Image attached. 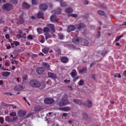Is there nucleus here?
Here are the masks:
<instances>
[{"mask_svg": "<svg viewBox=\"0 0 126 126\" xmlns=\"http://www.w3.org/2000/svg\"><path fill=\"white\" fill-rule=\"evenodd\" d=\"M108 51L107 50H104L101 52V56H102V57H105Z\"/></svg>", "mask_w": 126, "mask_h": 126, "instance_id": "obj_35", "label": "nucleus"}, {"mask_svg": "<svg viewBox=\"0 0 126 126\" xmlns=\"http://www.w3.org/2000/svg\"><path fill=\"white\" fill-rule=\"evenodd\" d=\"M60 4L61 6H63V7H65V6H67V4L66 3V2L63 0L60 2Z\"/></svg>", "mask_w": 126, "mask_h": 126, "instance_id": "obj_26", "label": "nucleus"}, {"mask_svg": "<svg viewBox=\"0 0 126 126\" xmlns=\"http://www.w3.org/2000/svg\"><path fill=\"white\" fill-rule=\"evenodd\" d=\"M10 116L11 117H16V112H12L10 114Z\"/></svg>", "mask_w": 126, "mask_h": 126, "instance_id": "obj_44", "label": "nucleus"}, {"mask_svg": "<svg viewBox=\"0 0 126 126\" xmlns=\"http://www.w3.org/2000/svg\"><path fill=\"white\" fill-rule=\"evenodd\" d=\"M28 78V77L27 76V75H24L22 77L23 82H24V81L27 80Z\"/></svg>", "mask_w": 126, "mask_h": 126, "instance_id": "obj_39", "label": "nucleus"}, {"mask_svg": "<svg viewBox=\"0 0 126 126\" xmlns=\"http://www.w3.org/2000/svg\"><path fill=\"white\" fill-rule=\"evenodd\" d=\"M73 43L74 44H79L82 42V38L81 37L76 36L72 39Z\"/></svg>", "mask_w": 126, "mask_h": 126, "instance_id": "obj_4", "label": "nucleus"}, {"mask_svg": "<svg viewBox=\"0 0 126 126\" xmlns=\"http://www.w3.org/2000/svg\"><path fill=\"white\" fill-rule=\"evenodd\" d=\"M62 100L63 101V102L64 103V105H67V104H68V101L67 100V99H63Z\"/></svg>", "mask_w": 126, "mask_h": 126, "instance_id": "obj_41", "label": "nucleus"}, {"mask_svg": "<svg viewBox=\"0 0 126 126\" xmlns=\"http://www.w3.org/2000/svg\"><path fill=\"white\" fill-rule=\"evenodd\" d=\"M58 106H59V107H63V106H65L63 99L61 101H60V102L58 104Z\"/></svg>", "mask_w": 126, "mask_h": 126, "instance_id": "obj_33", "label": "nucleus"}, {"mask_svg": "<svg viewBox=\"0 0 126 126\" xmlns=\"http://www.w3.org/2000/svg\"><path fill=\"white\" fill-rule=\"evenodd\" d=\"M79 85H80V86H81V85H84V81H83V80H81L79 82Z\"/></svg>", "mask_w": 126, "mask_h": 126, "instance_id": "obj_42", "label": "nucleus"}, {"mask_svg": "<svg viewBox=\"0 0 126 126\" xmlns=\"http://www.w3.org/2000/svg\"><path fill=\"white\" fill-rule=\"evenodd\" d=\"M18 120V118L17 117L10 118L8 116L5 117L6 122H8V123H13V122H15V121H17Z\"/></svg>", "mask_w": 126, "mask_h": 126, "instance_id": "obj_2", "label": "nucleus"}, {"mask_svg": "<svg viewBox=\"0 0 126 126\" xmlns=\"http://www.w3.org/2000/svg\"><path fill=\"white\" fill-rule=\"evenodd\" d=\"M50 31V29L48 28L47 27L44 28L43 29V32L45 33H48Z\"/></svg>", "mask_w": 126, "mask_h": 126, "instance_id": "obj_36", "label": "nucleus"}, {"mask_svg": "<svg viewBox=\"0 0 126 126\" xmlns=\"http://www.w3.org/2000/svg\"><path fill=\"white\" fill-rule=\"evenodd\" d=\"M30 85L32 87H35V88H39L40 87L41 89H44L46 87V85L39 82L38 80H32L30 82Z\"/></svg>", "mask_w": 126, "mask_h": 126, "instance_id": "obj_1", "label": "nucleus"}, {"mask_svg": "<svg viewBox=\"0 0 126 126\" xmlns=\"http://www.w3.org/2000/svg\"><path fill=\"white\" fill-rule=\"evenodd\" d=\"M11 1L12 3H14V4H16V3H17V0H11Z\"/></svg>", "mask_w": 126, "mask_h": 126, "instance_id": "obj_50", "label": "nucleus"}, {"mask_svg": "<svg viewBox=\"0 0 126 126\" xmlns=\"http://www.w3.org/2000/svg\"><path fill=\"white\" fill-rule=\"evenodd\" d=\"M76 27L77 29H78V30H80L81 29H82V28H84L85 27V24L84 23H79L76 24Z\"/></svg>", "mask_w": 126, "mask_h": 126, "instance_id": "obj_8", "label": "nucleus"}, {"mask_svg": "<svg viewBox=\"0 0 126 126\" xmlns=\"http://www.w3.org/2000/svg\"><path fill=\"white\" fill-rule=\"evenodd\" d=\"M27 39L29 41L33 40V36H32V35H29L28 36Z\"/></svg>", "mask_w": 126, "mask_h": 126, "instance_id": "obj_43", "label": "nucleus"}, {"mask_svg": "<svg viewBox=\"0 0 126 126\" xmlns=\"http://www.w3.org/2000/svg\"><path fill=\"white\" fill-rule=\"evenodd\" d=\"M21 36H22V38H24V39H25V38H26V33H23Z\"/></svg>", "mask_w": 126, "mask_h": 126, "instance_id": "obj_53", "label": "nucleus"}, {"mask_svg": "<svg viewBox=\"0 0 126 126\" xmlns=\"http://www.w3.org/2000/svg\"><path fill=\"white\" fill-rule=\"evenodd\" d=\"M2 76H5V77H7V76H9L10 75V72H4L2 73Z\"/></svg>", "mask_w": 126, "mask_h": 126, "instance_id": "obj_25", "label": "nucleus"}, {"mask_svg": "<svg viewBox=\"0 0 126 126\" xmlns=\"http://www.w3.org/2000/svg\"><path fill=\"white\" fill-rule=\"evenodd\" d=\"M44 102L45 104L50 105L55 102V100L53 98H45L44 99Z\"/></svg>", "mask_w": 126, "mask_h": 126, "instance_id": "obj_5", "label": "nucleus"}, {"mask_svg": "<svg viewBox=\"0 0 126 126\" xmlns=\"http://www.w3.org/2000/svg\"><path fill=\"white\" fill-rule=\"evenodd\" d=\"M63 117H67V113H63Z\"/></svg>", "mask_w": 126, "mask_h": 126, "instance_id": "obj_61", "label": "nucleus"}, {"mask_svg": "<svg viewBox=\"0 0 126 126\" xmlns=\"http://www.w3.org/2000/svg\"><path fill=\"white\" fill-rule=\"evenodd\" d=\"M76 28V26L70 25L67 28V32H71V31H74Z\"/></svg>", "mask_w": 126, "mask_h": 126, "instance_id": "obj_7", "label": "nucleus"}, {"mask_svg": "<svg viewBox=\"0 0 126 126\" xmlns=\"http://www.w3.org/2000/svg\"><path fill=\"white\" fill-rule=\"evenodd\" d=\"M48 26L49 27L50 29L52 31V32L55 33V27L53 24H49Z\"/></svg>", "mask_w": 126, "mask_h": 126, "instance_id": "obj_23", "label": "nucleus"}, {"mask_svg": "<svg viewBox=\"0 0 126 126\" xmlns=\"http://www.w3.org/2000/svg\"><path fill=\"white\" fill-rule=\"evenodd\" d=\"M126 26V22H125L123 23V24H122L121 26Z\"/></svg>", "mask_w": 126, "mask_h": 126, "instance_id": "obj_62", "label": "nucleus"}, {"mask_svg": "<svg viewBox=\"0 0 126 126\" xmlns=\"http://www.w3.org/2000/svg\"><path fill=\"white\" fill-rule=\"evenodd\" d=\"M5 66H10V64H9V63L6 62L5 63Z\"/></svg>", "mask_w": 126, "mask_h": 126, "instance_id": "obj_52", "label": "nucleus"}, {"mask_svg": "<svg viewBox=\"0 0 126 126\" xmlns=\"http://www.w3.org/2000/svg\"><path fill=\"white\" fill-rule=\"evenodd\" d=\"M124 36L123 35H120L116 38L115 40L114 41V43H117V42H119L120 40L121 39V38H123Z\"/></svg>", "mask_w": 126, "mask_h": 126, "instance_id": "obj_28", "label": "nucleus"}, {"mask_svg": "<svg viewBox=\"0 0 126 126\" xmlns=\"http://www.w3.org/2000/svg\"><path fill=\"white\" fill-rule=\"evenodd\" d=\"M36 71L38 74L42 75V74H43V72L45 71V68H43V67H39L37 68Z\"/></svg>", "mask_w": 126, "mask_h": 126, "instance_id": "obj_6", "label": "nucleus"}, {"mask_svg": "<svg viewBox=\"0 0 126 126\" xmlns=\"http://www.w3.org/2000/svg\"><path fill=\"white\" fill-rule=\"evenodd\" d=\"M41 40H40V43H44L45 42V38L43 37V36H41Z\"/></svg>", "mask_w": 126, "mask_h": 126, "instance_id": "obj_49", "label": "nucleus"}, {"mask_svg": "<svg viewBox=\"0 0 126 126\" xmlns=\"http://www.w3.org/2000/svg\"><path fill=\"white\" fill-rule=\"evenodd\" d=\"M61 12H62L61 9L58 8L57 9V10H56V14H60V13H61Z\"/></svg>", "mask_w": 126, "mask_h": 126, "instance_id": "obj_45", "label": "nucleus"}, {"mask_svg": "<svg viewBox=\"0 0 126 126\" xmlns=\"http://www.w3.org/2000/svg\"><path fill=\"white\" fill-rule=\"evenodd\" d=\"M83 44L84 45V46H88V44H89V42L88 41L86 40H84L83 41Z\"/></svg>", "mask_w": 126, "mask_h": 126, "instance_id": "obj_38", "label": "nucleus"}, {"mask_svg": "<svg viewBox=\"0 0 126 126\" xmlns=\"http://www.w3.org/2000/svg\"><path fill=\"white\" fill-rule=\"evenodd\" d=\"M22 5L24 8H30V5H29V4L26 3V2H24Z\"/></svg>", "mask_w": 126, "mask_h": 126, "instance_id": "obj_21", "label": "nucleus"}, {"mask_svg": "<svg viewBox=\"0 0 126 126\" xmlns=\"http://www.w3.org/2000/svg\"><path fill=\"white\" fill-rule=\"evenodd\" d=\"M42 66L47 68L48 70L50 69V64L46 62H43L42 64Z\"/></svg>", "mask_w": 126, "mask_h": 126, "instance_id": "obj_13", "label": "nucleus"}, {"mask_svg": "<svg viewBox=\"0 0 126 126\" xmlns=\"http://www.w3.org/2000/svg\"><path fill=\"white\" fill-rule=\"evenodd\" d=\"M14 43L15 46H19V45H20V43L18 41H15V42Z\"/></svg>", "mask_w": 126, "mask_h": 126, "instance_id": "obj_48", "label": "nucleus"}, {"mask_svg": "<svg viewBox=\"0 0 126 126\" xmlns=\"http://www.w3.org/2000/svg\"><path fill=\"white\" fill-rule=\"evenodd\" d=\"M42 52L44 54H48L49 52V48L46 47L42 49Z\"/></svg>", "mask_w": 126, "mask_h": 126, "instance_id": "obj_29", "label": "nucleus"}, {"mask_svg": "<svg viewBox=\"0 0 126 126\" xmlns=\"http://www.w3.org/2000/svg\"><path fill=\"white\" fill-rule=\"evenodd\" d=\"M62 111H64V112H69L70 111V107L69 106H67L63 108H61Z\"/></svg>", "mask_w": 126, "mask_h": 126, "instance_id": "obj_19", "label": "nucleus"}, {"mask_svg": "<svg viewBox=\"0 0 126 126\" xmlns=\"http://www.w3.org/2000/svg\"><path fill=\"white\" fill-rule=\"evenodd\" d=\"M50 20L52 21V22H58L57 20V16H56V15L51 16L50 17Z\"/></svg>", "mask_w": 126, "mask_h": 126, "instance_id": "obj_16", "label": "nucleus"}, {"mask_svg": "<svg viewBox=\"0 0 126 126\" xmlns=\"http://www.w3.org/2000/svg\"><path fill=\"white\" fill-rule=\"evenodd\" d=\"M70 16H71L74 18H76V17H77L78 15H77V14H71L68 15V17H69Z\"/></svg>", "mask_w": 126, "mask_h": 126, "instance_id": "obj_34", "label": "nucleus"}, {"mask_svg": "<svg viewBox=\"0 0 126 126\" xmlns=\"http://www.w3.org/2000/svg\"><path fill=\"white\" fill-rule=\"evenodd\" d=\"M97 13L99 15H105V12H104V11L101 10H99L97 11Z\"/></svg>", "mask_w": 126, "mask_h": 126, "instance_id": "obj_31", "label": "nucleus"}, {"mask_svg": "<svg viewBox=\"0 0 126 126\" xmlns=\"http://www.w3.org/2000/svg\"><path fill=\"white\" fill-rule=\"evenodd\" d=\"M58 39L60 40H63V39H64V36H63V34L60 33L58 34Z\"/></svg>", "mask_w": 126, "mask_h": 126, "instance_id": "obj_30", "label": "nucleus"}, {"mask_svg": "<svg viewBox=\"0 0 126 126\" xmlns=\"http://www.w3.org/2000/svg\"><path fill=\"white\" fill-rule=\"evenodd\" d=\"M83 119L85 120V121H86V120H88V115H87V113H84L83 114Z\"/></svg>", "mask_w": 126, "mask_h": 126, "instance_id": "obj_27", "label": "nucleus"}, {"mask_svg": "<svg viewBox=\"0 0 126 126\" xmlns=\"http://www.w3.org/2000/svg\"><path fill=\"white\" fill-rule=\"evenodd\" d=\"M61 62H62V63H67L68 62V58L66 57H63L61 58Z\"/></svg>", "mask_w": 126, "mask_h": 126, "instance_id": "obj_18", "label": "nucleus"}, {"mask_svg": "<svg viewBox=\"0 0 126 126\" xmlns=\"http://www.w3.org/2000/svg\"><path fill=\"white\" fill-rule=\"evenodd\" d=\"M48 6L46 5V4H41L39 6V8L41 10H46Z\"/></svg>", "mask_w": 126, "mask_h": 126, "instance_id": "obj_12", "label": "nucleus"}, {"mask_svg": "<svg viewBox=\"0 0 126 126\" xmlns=\"http://www.w3.org/2000/svg\"><path fill=\"white\" fill-rule=\"evenodd\" d=\"M32 4H33L34 5H35L36 3H38V2L37 1V0H32Z\"/></svg>", "mask_w": 126, "mask_h": 126, "instance_id": "obj_46", "label": "nucleus"}, {"mask_svg": "<svg viewBox=\"0 0 126 126\" xmlns=\"http://www.w3.org/2000/svg\"><path fill=\"white\" fill-rule=\"evenodd\" d=\"M14 42H15V41H13L11 42V46H13V45H14Z\"/></svg>", "mask_w": 126, "mask_h": 126, "instance_id": "obj_64", "label": "nucleus"}, {"mask_svg": "<svg viewBox=\"0 0 126 126\" xmlns=\"http://www.w3.org/2000/svg\"><path fill=\"white\" fill-rule=\"evenodd\" d=\"M37 31L38 34H42V33H43V29L41 28H37Z\"/></svg>", "mask_w": 126, "mask_h": 126, "instance_id": "obj_37", "label": "nucleus"}, {"mask_svg": "<svg viewBox=\"0 0 126 126\" xmlns=\"http://www.w3.org/2000/svg\"><path fill=\"white\" fill-rule=\"evenodd\" d=\"M71 75L72 77H73V78L75 77V76H76L77 75V72H76V70H75L74 69H73L71 71Z\"/></svg>", "mask_w": 126, "mask_h": 126, "instance_id": "obj_15", "label": "nucleus"}, {"mask_svg": "<svg viewBox=\"0 0 126 126\" xmlns=\"http://www.w3.org/2000/svg\"><path fill=\"white\" fill-rule=\"evenodd\" d=\"M12 70H14L16 68L15 66L12 65Z\"/></svg>", "mask_w": 126, "mask_h": 126, "instance_id": "obj_63", "label": "nucleus"}, {"mask_svg": "<svg viewBox=\"0 0 126 126\" xmlns=\"http://www.w3.org/2000/svg\"><path fill=\"white\" fill-rule=\"evenodd\" d=\"M5 37L6 39H9V38H10L9 34H6Z\"/></svg>", "mask_w": 126, "mask_h": 126, "instance_id": "obj_57", "label": "nucleus"}, {"mask_svg": "<svg viewBox=\"0 0 126 126\" xmlns=\"http://www.w3.org/2000/svg\"><path fill=\"white\" fill-rule=\"evenodd\" d=\"M24 23V19H23V14L19 16V19L17 22V24H22Z\"/></svg>", "mask_w": 126, "mask_h": 126, "instance_id": "obj_9", "label": "nucleus"}, {"mask_svg": "<svg viewBox=\"0 0 126 126\" xmlns=\"http://www.w3.org/2000/svg\"><path fill=\"white\" fill-rule=\"evenodd\" d=\"M12 8V5L9 3L4 4L2 6V9L4 10H10Z\"/></svg>", "mask_w": 126, "mask_h": 126, "instance_id": "obj_3", "label": "nucleus"}, {"mask_svg": "<svg viewBox=\"0 0 126 126\" xmlns=\"http://www.w3.org/2000/svg\"><path fill=\"white\" fill-rule=\"evenodd\" d=\"M73 11V9L72 8L68 7L65 9L66 13H71Z\"/></svg>", "mask_w": 126, "mask_h": 126, "instance_id": "obj_22", "label": "nucleus"}, {"mask_svg": "<svg viewBox=\"0 0 126 126\" xmlns=\"http://www.w3.org/2000/svg\"><path fill=\"white\" fill-rule=\"evenodd\" d=\"M64 82H65V83H69L70 80H64Z\"/></svg>", "mask_w": 126, "mask_h": 126, "instance_id": "obj_55", "label": "nucleus"}, {"mask_svg": "<svg viewBox=\"0 0 126 126\" xmlns=\"http://www.w3.org/2000/svg\"><path fill=\"white\" fill-rule=\"evenodd\" d=\"M48 77L53 78V79H56V78H57V75L53 73H48Z\"/></svg>", "mask_w": 126, "mask_h": 126, "instance_id": "obj_14", "label": "nucleus"}, {"mask_svg": "<svg viewBox=\"0 0 126 126\" xmlns=\"http://www.w3.org/2000/svg\"><path fill=\"white\" fill-rule=\"evenodd\" d=\"M10 61L11 62V63H12V64H14V63L17 64L18 63V61H16L15 60L10 59Z\"/></svg>", "mask_w": 126, "mask_h": 126, "instance_id": "obj_32", "label": "nucleus"}, {"mask_svg": "<svg viewBox=\"0 0 126 126\" xmlns=\"http://www.w3.org/2000/svg\"><path fill=\"white\" fill-rule=\"evenodd\" d=\"M17 39H20V38H22V36L21 34H18L17 35Z\"/></svg>", "mask_w": 126, "mask_h": 126, "instance_id": "obj_56", "label": "nucleus"}, {"mask_svg": "<svg viewBox=\"0 0 126 126\" xmlns=\"http://www.w3.org/2000/svg\"><path fill=\"white\" fill-rule=\"evenodd\" d=\"M93 78L94 79V80H96V78H97V75L96 74H93Z\"/></svg>", "mask_w": 126, "mask_h": 126, "instance_id": "obj_51", "label": "nucleus"}, {"mask_svg": "<svg viewBox=\"0 0 126 126\" xmlns=\"http://www.w3.org/2000/svg\"><path fill=\"white\" fill-rule=\"evenodd\" d=\"M27 112L26 111H24V110H20L19 111V112H18V115L19 116V117H24V116H25V115H26Z\"/></svg>", "mask_w": 126, "mask_h": 126, "instance_id": "obj_10", "label": "nucleus"}, {"mask_svg": "<svg viewBox=\"0 0 126 126\" xmlns=\"http://www.w3.org/2000/svg\"><path fill=\"white\" fill-rule=\"evenodd\" d=\"M0 122L1 124H3L4 122V119H3V117H0Z\"/></svg>", "mask_w": 126, "mask_h": 126, "instance_id": "obj_47", "label": "nucleus"}, {"mask_svg": "<svg viewBox=\"0 0 126 126\" xmlns=\"http://www.w3.org/2000/svg\"><path fill=\"white\" fill-rule=\"evenodd\" d=\"M85 105L87 108H91V107H92V102H91L90 100H88L86 101Z\"/></svg>", "mask_w": 126, "mask_h": 126, "instance_id": "obj_11", "label": "nucleus"}, {"mask_svg": "<svg viewBox=\"0 0 126 126\" xmlns=\"http://www.w3.org/2000/svg\"><path fill=\"white\" fill-rule=\"evenodd\" d=\"M45 37H46V40H48L49 38H51V35L49 33H45L44 34Z\"/></svg>", "mask_w": 126, "mask_h": 126, "instance_id": "obj_40", "label": "nucleus"}, {"mask_svg": "<svg viewBox=\"0 0 126 126\" xmlns=\"http://www.w3.org/2000/svg\"><path fill=\"white\" fill-rule=\"evenodd\" d=\"M84 4H88L89 3V1H87V0H84Z\"/></svg>", "mask_w": 126, "mask_h": 126, "instance_id": "obj_58", "label": "nucleus"}, {"mask_svg": "<svg viewBox=\"0 0 126 126\" xmlns=\"http://www.w3.org/2000/svg\"><path fill=\"white\" fill-rule=\"evenodd\" d=\"M73 102H74V103H76L78 105H82L83 104L82 101L80 99H73Z\"/></svg>", "mask_w": 126, "mask_h": 126, "instance_id": "obj_20", "label": "nucleus"}, {"mask_svg": "<svg viewBox=\"0 0 126 126\" xmlns=\"http://www.w3.org/2000/svg\"><path fill=\"white\" fill-rule=\"evenodd\" d=\"M73 122H74V120H69L68 121V124H72V123H73Z\"/></svg>", "mask_w": 126, "mask_h": 126, "instance_id": "obj_54", "label": "nucleus"}, {"mask_svg": "<svg viewBox=\"0 0 126 126\" xmlns=\"http://www.w3.org/2000/svg\"><path fill=\"white\" fill-rule=\"evenodd\" d=\"M43 15H44V14H43L42 12L39 11L37 15V17L38 18H42L43 19L44 18V17H43Z\"/></svg>", "mask_w": 126, "mask_h": 126, "instance_id": "obj_24", "label": "nucleus"}, {"mask_svg": "<svg viewBox=\"0 0 126 126\" xmlns=\"http://www.w3.org/2000/svg\"><path fill=\"white\" fill-rule=\"evenodd\" d=\"M87 71V68L86 67H83L82 69L79 70V73L81 74H83V73H85Z\"/></svg>", "mask_w": 126, "mask_h": 126, "instance_id": "obj_17", "label": "nucleus"}, {"mask_svg": "<svg viewBox=\"0 0 126 126\" xmlns=\"http://www.w3.org/2000/svg\"><path fill=\"white\" fill-rule=\"evenodd\" d=\"M16 80L18 82H20V81H21V78H17Z\"/></svg>", "mask_w": 126, "mask_h": 126, "instance_id": "obj_60", "label": "nucleus"}, {"mask_svg": "<svg viewBox=\"0 0 126 126\" xmlns=\"http://www.w3.org/2000/svg\"><path fill=\"white\" fill-rule=\"evenodd\" d=\"M68 89L69 90H71V91H72L73 89H72V86H68Z\"/></svg>", "mask_w": 126, "mask_h": 126, "instance_id": "obj_59", "label": "nucleus"}]
</instances>
